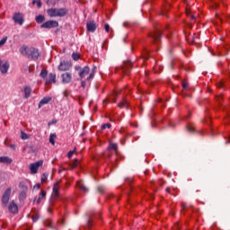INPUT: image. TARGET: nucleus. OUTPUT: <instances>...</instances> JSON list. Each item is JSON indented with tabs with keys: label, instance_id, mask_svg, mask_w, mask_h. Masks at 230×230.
<instances>
[{
	"label": "nucleus",
	"instance_id": "obj_1",
	"mask_svg": "<svg viewBox=\"0 0 230 230\" xmlns=\"http://www.w3.org/2000/svg\"><path fill=\"white\" fill-rule=\"evenodd\" d=\"M47 13L50 17H64L68 11L66 8H50Z\"/></svg>",
	"mask_w": 230,
	"mask_h": 230
},
{
	"label": "nucleus",
	"instance_id": "obj_2",
	"mask_svg": "<svg viewBox=\"0 0 230 230\" xmlns=\"http://www.w3.org/2000/svg\"><path fill=\"white\" fill-rule=\"evenodd\" d=\"M75 69L76 71H79L78 75H79L81 80H83V78L87 76V75H89V73H90V67L88 66H85L83 68L80 66H75Z\"/></svg>",
	"mask_w": 230,
	"mask_h": 230
},
{
	"label": "nucleus",
	"instance_id": "obj_3",
	"mask_svg": "<svg viewBox=\"0 0 230 230\" xmlns=\"http://www.w3.org/2000/svg\"><path fill=\"white\" fill-rule=\"evenodd\" d=\"M43 165V161H38L30 164L31 174H37L38 169Z\"/></svg>",
	"mask_w": 230,
	"mask_h": 230
},
{
	"label": "nucleus",
	"instance_id": "obj_4",
	"mask_svg": "<svg viewBox=\"0 0 230 230\" xmlns=\"http://www.w3.org/2000/svg\"><path fill=\"white\" fill-rule=\"evenodd\" d=\"M32 60H38L39 57H40V52L38 49H35L33 47L29 49V54H28V58H30Z\"/></svg>",
	"mask_w": 230,
	"mask_h": 230
},
{
	"label": "nucleus",
	"instance_id": "obj_5",
	"mask_svg": "<svg viewBox=\"0 0 230 230\" xmlns=\"http://www.w3.org/2000/svg\"><path fill=\"white\" fill-rule=\"evenodd\" d=\"M58 26V22L57 21H48L44 22L43 24L40 25L41 29H51V28H56Z\"/></svg>",
	"mask_w": 230,
	"mask_h": 230
},
{
	"label": "nucleus",
	"instance_id": "obj_6",
	"mask_svg": "<svg viewBox=\"0 0 230 230\" xmlns=\"http://www.w3.org/2000/svg\"><path fill=\"white\" fill-rule=\"evenodd\" d=\"M131 69H132L131 61H125L121 66L122 73L124 75H129Z\"/></svg>",
	"mask_w": 230,
	"mask_h": 230
},
{
	"label": "nucleus",
	"instance_id": "obj_7",
	"mask_svg": "<svg viewBox=\"0 0 230 230\" xmlns=\"http://www.w3.org/2000/svg\"><path fill=\"white\" fill-rule=\"evenodd\" d=\"M13 20L15 23L19 25H22L24 22V17L21 13H15L14 15L13 16Z\"/></svg>",
	"mask_w": 230,
	"mask_h": 230
},
{
	"label": "nucleus",
	"instance_id": "obj_8",
	"mask_svg": "<svg viewBox=\"0 0 230 230\" xmlns=\"http://www.w3.org/2000/svg\"><path fill=\"white\" fill-rule=\"evenodd\" d=\"M11 191H12V189L11 188H7L5 190L4 195L2 196V203L4 206H6L8 204V202H9Z\"/></svg>",
	"mask_w": 230,
	"mask_h": 230
},
{
	"label": "nucleus",
	"instance_id": "obj_9",
	"mask_svg": "<svg viewBox=\"0 0 230 230\" xmlns=\"http://www.w3.org/2000/svg\"><path fill=\"white\" fill-rule=\"evenodd\" d=\"M53 193L54 196L52 197V199H50V206H54V201L56 200V199L58 197V193H59V187H58V183L56 182L53 186Z\"/></svg>",
	"mask_w": 230,
	"mask_h": 230
},
{
	"label": "nucleus",
	"instance_id": "obj_10",
	"mask_svg": "<svg viewBox=\"0 0 230 230\" xmlns=\"http://www.w3.org/2000/svg\"><path fill=\"white\" fill-rule=\"evenodd\" d=\"M86 28L89 32H94L97 29V24L93 20L88 21L86 23Z\"/></svg>",
	"mask_w": 230,
	"mask_h": 230
},
{
	"label": "nucleus",
	"instance_id": "obj_11",
	"mask_svg": "<svg viewBox=\"0 0 230 230\" xmlns=\"http://www.w3.org/2000/svg\"><path fill=\"white\" fill-rule=\"evenodd\" d=\"M72 67V64L67 61H63L60 63L58 69L59 71H68Z\"/></svg>",
	"mask_w": 230,
	"mask_h": 230
},
{
	"label": "nucleus",
	"instance_id": "obj_12",
	"mask_svg": "<svg viewBox=\"0 0 230 230\" xmlns=\"http://www.w3.org/2000/svg\"><path fill=\"white\" fill-rule=\"evenodd\" d=\"M150 36L153 38V41L155 43H157V42L160 41L162 34L158 31H155L150 33Z\"/></svg>",
	"mask_w": 230,
	"mask_h": 230
},
{
	"label": "nucleus",
	"instance_id": "obj_13",
	"mask_svg": "<svg viewBox=\"0 0 230 230\" xmlns=\"http://www.w3.org/2000/svg\"><path fill=\"white\" fill-rule=\"evenodd\" d=\"M9 66H10L7 62L2 63V61H0V73H2V75H6Z\"/></svg>",
	"mask_w": 230,
	"mask_h": 230
},
{
	"label": "nucleus",
	"instance_id": "obj_14",
	"mask_svg": "<svg viewBox=\"0 0 230 230\" xmlns=\"http://www.w3.org/2000/svg\"><path fill=\"white\" fill-rule=\"evenodd\" d=\"M61 76L63 84H70L72 80V75L70 73H65Z\"/></svg>",
	"mask_w": 230,
	"mask_h": 230
},
{
	"label": "nucleus",
	"instance_id": "obj_15",
	"mask_svg": "<svg viewBox=\"0 0 230 230\" xmlns=\"http://www.w3.org/2000/svg\"><path fill=\"white\" fill-rule=\"evenodd\" d=\"M8 209H9L10 213L17 214V212H18V206L13 201H12L11 204L9 205V207H8Z\"/></svg>",
	"mask_w": 230,
	"mask_h": 230
},
{
	"label": "nucleus",
	"instance_id": "obj_16",
	"mask_svg": "<svg viewBox=\"0 0 230 230\" xmlns=\"http://www.w3.org/2000/svg\"><path fill=\"white\" fill-rule=\"evenodd\" d=\"M21 55H22V57H29V49L26 45H22L20 49H19Z\"/></svg>",
	"mask_w": 230,
	"mask_h": 230
},
{
	"label": "nucleus",
	"instance_id": "obj_17",
	"mask_svg": "<svg viewBox=\"0 0 230 230\" xmlns=\"http://www.w3.org/2000/svg\"><path fill=\"white\" fill-rule=\"evenodd\" d=\"M51 100H52L51 97H44V98H42V100L39 103V109H40V107H42V105H47V103L50 102Z\"/></svg>",
	"mask_w": 230,
	"mask_h": 230
},
{
	"label": "nucleus",
	"instance_id": "obj_18",
	"mask_svg": "<svg viewBox=\"0 0 230 230\" xmlns=\"http://www.w3.org/2000/svg\"><path fill=\"white\" fill-rule=\"evenodd\" d=\"M13 160L8 156H0V164H11Z\"/></svg>",
	"mask_w": 230,
	"mask_h": 230
},
{
	"label": "nucleus",
	"instance_id": "obj_19",
	"mask_svg": "<svg viewBox=\"0 0 230 230\" xmlns=\"http://www.w3.org/2000/svg\"><path fill=\"white\" fill-rule=\"evenodd\" d=\"M77 187L79 190L84 193H88L89 190L88 188L83 183V182H77Z\"/></svg>",
	"mask_w": 230,
	"mask_h": 230
},
{
	"label": "nucleus",
	"instance_id": "obj_20",
	"mask_svg": "<svg viewBox=\"0 0 230 230\" xmlns=\"http://www.w3.org/2000/svg\"><path fill=\"white\" fill-rule=\"evenodd\" d=\"M23 93H24V98L25 99L30 98V96L31 94V88L30 86H25L24 90H23Z\"/></svg>",
	"mask_w": 230,
	"mask_h": 230
},
{
	"label": "nucleus",
	"instance_id": "obj_21",
	"mask_svg": "<svg viewBox=\"0 0 230 230\" xmlns=\"http://www.w3.org/2000/svg\"><path fill=\"white\" fill-rule=\"evenodd\" d=\"M46 84H56V75L50 73L49 75V80H47Z\"/></svg>",
	"mask_w": 230,
	"mask_h": 230
},
{
	"label": "nucleus",
	"instance_id": "obj_22",
	"mask_svg": "<svg viewBox=\"0 0 230 230\" xmlns=\"http://www.w3.org/2000/svg\"><path fill=\"white\" fill-rule=\"evenodd\" d=\"M47 193L45 190H41L39 196V199L36 200V203L39 205L42 199L46 197Z\"/></svg>",
	"mask_w": 230,
	"mask_h": 230
},
{
	"label": "nucleus",
	"instance_id": "obj_23",
	"mask_svg": "<svg viewBox=\"0 0 230 230\" xmlns=\"http://www.w3.org/2000/svg\"><path fill=\"white\" fill-rule=\"evenodd\" d=\"M96 66H94L93 68L92 73L89 75V76L86 78L87 82H90V80H93L94 78L95 71H96Z\"/></svg>",
	"mask_w": 230,
	"mask_h": 230
},
{
	"label": "nucleus",
	"instance_id": "obj_24",
	"mask_svg": "<svg viewBox=\"0 0 230 230\" xmlns=\"http://www.w3.org/2000/svg\"><path fill=\"white\" fill-rule=\"evenodd\" d=\"M44 226L48 228L57 230V228L53 226L52 221H50V220H46L44 223Z\"/></svg>",
	"mask_w": 230,
	"mask_h": 230
},
{
	"label": "nucleus",
	"instance_id": "obj_25",
	"mask_svg": "<svg viewBox=\"0 0 230 230\" xmlns=\"http://www.w3.org/2000/svg\"><path fill=\"white\" fill-rule=\"evenodd\" d=\"M108 150H113V151H117L118 150V146L115 143H111L110 146H108Z\"/></svg>",
	"mask_w": 230,
	"mask_h": 230
},
{
	"label": "nucleus",
	"instance_id": "obj_26",
	"mask_svg": "<svg viewBox=\"0 0 230 230\" xmlns=\"http://www.w3.org/2000/svg\"><path fill=\"white\" fill-rule=\"evenodd\" d=\"M35 20L38 23H41L45 21V17L42 14H40L36 17Z\"/></svg>",
	"mask_w": 230,
	"mask_h": 230
},
{
	"label": "nucleus",
	"instance_id": "obj_27",
	"mask_svg": "<svg viewBox=\"0 0 230 230\" xmlns=\"http://www.w3.org/2000/svg\"><path fill=\"white\" fill-rule=\"evenodd\" d=\"M56 137H57V136H56L55 134H51V135L49 136V142H50V144H51L52 146L55 145V139H56Z\"/></svg>",
	"mask_w": 230,
	"mask_h": 230
},
{
	"label": "nucleus",
	"instance_id": "obj_28",
	"mask_svg": "<svg viewBox=\"0 0 230 230\" xmlns=\"http://www.w3.org/2000/svg\"><path fill=\"white\" fill-rule=\"evenodd\" d=\"M118 107H119V109H123L124 107L128 108V102L127 101H123V102H119L118 104Z\"/></svg>",
	"mask_w": 230,
	"mask_h": 230
},
{
	"label": "nucleus",
	"instance_id": "obj_29",
	"mask_svg": "<svg viewBox=\"0 0 230 230\" xmlns=\"http://www.w3.org/2000/svg\"><path fill=\"white\" fill-rule=\"evenodd\" d=\"M105 190H106V189H105V187H104L103 185H100V186H98V188H97V191H98L99 193H101V194H103Z\"/></svg>",
	"mask_w": 230,
	"mask_h": 230
},
{
	"label": "nucleus",
	"instance_id": "obj_30",
	"mask_svg": "<svg viewBox=\"0 0 230 230\" xmlns=\"http://www.w3.org/2000/svg\"><path fill=\"white\" fill-rule=\"evenodd\" d=\"M40 76H41V78H47L48 71L46 69H42L40 74Z\"/></svg>",
	"mask_w": 230,
	"mask_h": 230
},
{
	"label": "nucleus",
	"instance_id": "obj_31",
	"mask_svg": "<svg viewBox=\"0 0 230 230\" xmlns=\"http://www.w3.org/2000/svg\"><path fill=\"white\" fill-rule=\"evenodd\" d=\"M78 165H79V160H78V159H75V160L71 164L72 170L75 169Z\"/></svg>",
	"mask_w": 230,
	"mask_h": 230
},
{
	"label": "nucleus",
	"instance_id": "obj_32",
	"mask_svg": "<svg viewBox=\"0 0 230 230\" xmlns=\"http://www.w3.org/2000/svg\"><path fill=\"white\" fill-rule=\"evenodd\" d=\"M187 130L190 134H193L195 132V128L192 125L187 126Z\"/></svg>",
	"mask_w": 230,
	"mask_h": 230
},
{
	"label": "nucleus",
	"instance_id": "obj_33",
	"mask_svg": "<svg viewBox=\"0 0 230 230\" xmlns=\"http://www.w3.org/2000/svg\"><path fill=\"white\" fill-rule=\"evenodd\" d=\"M21 139H22V140H27V139H29L28 134L25 133V132H23V131H22V133H21Z\"/></svg>",
	"mask_w": 230,
	"mask_h": 230
},
{
	"label": "nucleus",
	"instance_id": "obj_34",
	"mask_svg": "<svg viewBox=\"0 0 230 230\" xmlns=\"http://www.w3.org/2000/svg\"><path fill=\"white\" fill-rule=\"evenodd\" d=\"M111 128V123H105L103 125H102V130H105L106 128Z\"/></svg>",
	"mask_w": 230,
	"mask_h": 230
},
{
	"label": "nucleus",
	"instance_id": "obj_35",
	"mask_svg": "<svg viewBox=\"0 0 230 230\" xmlns=\"http://www.w3.org/2000/svg\"><path fill=\"white\" fill-rule=\"evenodd\" d=\"M72 58H73V60H79V58H80V56H79V54L78 53H73L72 54Z\"/></svg>",
	"mask_w": 230,
	"mask_h": 230
},
{
	"label": "nucleus",
	"instance_id": "obj_36",
	"mask_svg": "<svg viewBox=\"0 0 230 230\" xmlns=\"http://www.w3.org/2000/svg\"><path fill=\"white\" fill-rule=\"evenodd\" d=\"M33 223H36L40 219V215L37 213L35 216L31 217Z\"/></svg>",
	"mask_w": 230,
	"mask_h": 230
},
{
	"label": "nucleus",
	"instance_id": "obj_37",
	"mask_svg": "<svg viewBox=\"0 0 230 230\" xmlns=\"http://www.w3.org/2000/svg\"><path fill=\"white\" fill-rule=\"evenodd\" d=\"M47 180H48V174L47 173H43L42 177H41V183L46 182Z\"/></svg>",
	"mask_w": 230,
	"mask_h": 230
},
{
	"label": "nucleus",
	"instance_id": "obj_38",
	"mask_svg": "<svg viewBox=\"0 0 230 230\" xmlns=\"http://www.w3.org/2000/svg\"><path fill=\"white\" fill-rule=\"evenodd\" d=\"M87 226L88 228H91L93 226V219L92 218H89L88 221H87Z\"/></svg>",
	"mask_w": 230,
	"mask_h": 230
},
{
	"label": "nucleus",
	"instance_id": "obj_39",
	"mask_svg": "<svg viewBox=\"0 0 230 230\" xmlns=\"http://www.w3.org/2000/svg\"><path fill=\"white\" fill-rule=\"evenodd\" d=\"M36 3H37L38 7L40 8V7H41V2H40V0H39V1L33 0V1H32V4H35Z\"/></svg>",
	"mask_w": 230,
	"mask_h": 230
},
{
	"label": "nucleus",
	"instance_id": "obj_40",
	"mask_svg": "<svg viewBox=\"0 0 230 230\" xmlns=\"http://www.w3.org/2000/svg\"><path fill=\"white\" fill-rule=\"evenodd\" d=\"M6 40H7V38H6V37L3 38V39L0 40V47L3 46V45L6 42Z\"/></svg>",
	"mask_w": 230,
	"mask_h": 230
},
{
	"label": "nucleus",
	"instance_id": "obj_41",
	"mask_svg": "<svg viewBox=\"0 0 230 230\" xmlns=\"http://www.w3.org/2000/svg\"><path fill=\"white\" fill-rule=\"evenodd\" d=\"M182 87H183V89L187 90L188 87H189V84L187 82L183 81L182 82Z\"/></svg>",
	"mask_w": 230,
	"mask_h": 230
},
{
	"label": "nucleus",
	"instance_id": "obj_42",
	"mask_svg": "<svg viewBox=\"0 0 230 230\" xmlns=\"http://www.w3.org/2000/svg\"><path fill=\"white\" fill-rule=\"evenodd\" d=\"M40 183H37V184H35L34 185V187H33V190H40Z\"/></svg>",
	"mask_w": 230,
	"mask_h": 230
},
{
	"label": "nucleus",
	"instance_id": "obj_43",
	"mask_svg": "<svg viewBox=\"0 0 230 230\" xmlns=\"http://www.w3.org/2000/svg\"><path fill=\"white\" fill-rule=\"evenodd\" d=\"M181 208H182L183 211L187 209L186 203H181Z\"/></svg>",
	"mask_w": 230,
	"mask_h": 230
},
{
	"label": "nucleus",
	"instance_id": "obj_44",
	"mask_svg": "<svg viewBox=\"0 0 230 230\" xmlns=\"http://www.w3.org/2000/svg\"><path fill=\"white\" fill-rule=\"evenodd\" d=\"M104 28H105V31H106L107 32L110 31V25H109L108 23L105 24Z\"/></svg>",
	"mask_w": 230,
	"mask_h": 230
},
{
	"label": "nucleus",
	"instance_id": "obj_45",
	"mask_svg": "<svg viewBox=\"0 0 230 230\" xmlns=\"http://www.w3.org/2000/svg\"><path fill=\"white\" fill-rule=\"evenodd\" d=\"M73 155L74 151H69V153L67 154L68 158H71Z\"/></svg>",
	"mask_w": 230,
	"mask_h": 230
},
{
	"label": "nucleus",
	"instance_id": "obj_46",
	"mask_svg": "<svg viewBox=\"0 0 230 230\" xmlns=\"http://www.w3.org/2000/svg\"><path fill=\"white\" fill-rule=\"evenodd\" d=\"M197 37L195 36V34L191 37L192 42H196L197 40Z\"/></svg>",
	"mask_w": 230,
	"mask_h": 230
},
{
	"label": "nucleus",
	"instance_id": "obj_47",
	"mask_svg": "<svg viewBox=\"0 0 230 230\" xmlns=\"http://www.w3.org/2000/svg\"><path fill=\"white\" fill-rule=\"evenodd\" d=\"M217 87L219 88L224 87V83L223 82L218 83Z\"/></svg>",
	"mask_w": 230,
	"mask_h": 230
},
{
	"label": "nucleus",
	"instance_id": "obj_48",
	"mask_svg": "<svg viewBox=\"0 0 230 230\" xmlns=\"http://www.w3.org/2000/svg\"><path fill=\"white\" fill-rule=\"evenodd\" d=\"M81 85H82V87H84H84H85V85H86V82H85V81H82Z\"/></svg>",
	"mask_w": 230,
	"mask_h": 230
},
{
	"label": "nucleus",
	"instance_id": "obj_49",
	"mask_svg": "<svg viewBox=\"0 0 230 230\" xmlns=\"http://www.w3.org/2000/svg\"><path fill=\"white\" fill-rule=\"evenodd\" d=\"M132 178H128V179H126V181H128L129 183H131L132 182Z\"/></svg>",
	"mask_w": 230,
	"mask_h": 230
},
{
	"label": "nucleus",
	"instance_id": "obj_50",
	"mask_svg": "<svg viewBox=\"0 0 230 230\" xmlns=\"http://www.w3.org/2000/svg\"><path fill=\"white\" fill-rule=\"evenodd\" d=\"M10 148L15 149V145L12 144V145L10 146Z\"/></svg>",
	"mask_w": 230,
	"mask_h": 230
},
{
	"label": "nucleus",
	"instance_id": "obj_51",
	"mask_svg": "<svg viewBox=\"0 0 230 230\" xmlns=\"http://www.w3.org/2000/svg\"><path fill=\"white\" fill-rule=\"evenodd\" d=\"M213 5H214L215 7H217V6H218V4L216 3V2H214V3H213Z\"/></svg>",
	"mask_w": 230,
	"mask_h": 230
},
{
	"label": "nucleus",
	"instance_id": "obj_52",
	"mask_svg": "<svg viewBox=\"0 0 230 230\" xmlns=\"http://www.w3.org/2000/svg\"><path fill=\"white\" fill-rule=\"evenodd\" d=\"M217 98L218 102H220V100H222V96L221 95L217 96Z\"/></svg>",
	"mask_w": 230,
	"mask_h": 230
},
{
	"label": "nucleus",
	"instance_id": "obj_53",
	"mask_svg": "<svg viewBox=\"0 0 230 230\" xmlns=\"http://www.w3.org/2000/svg\"><path fill=\"white\" fill-rule=\"evenodd\" d=\"M191 19H192V20H196V16L193 15V14H191Z\"/></svg>",
	"mask_w": 230,
	"mask_h": 230
},
{
	"label": "nucleus",
	"instance_id": "obj_54",
	"mask_svg": "<svg viewBox=\"0 0 230 230\" xmlns=\"http://www.w3.org/2000/svg\"><path fill=\"white\" fill-rule=\"evenodd\" d=\"M166 192H167V193H170V188H167V189H166Z\"/></svg>",
	"mask_w": 230,
	"mask_h": 230
},
{
	"label": "nucleus",
	"instance_id": "obj_55",
	"mask_svg": "<svg viewBox=\"0 0 230 230\" xmlns=\"http://www.w3.org/2000/svg\"><path fill=\"white\" fill-rule=\"evenodd\" d=\"M48 211H49V213H51V209L50 208H48Z\"/></svg>",
	"mask_w": 230,
	"mask_h": 230
},
{
	"label": "nucleus",
	"instance_id": "obj_56",
	"mask_svg": "<svg viewBox=\"0 0 230 230\" xmlns=\"http://www.w3.org/2000/svg\"><path fill=\"white\" fill-rule=\"evenodd\" d=\"M124 26H127V22H124Z\"/></svg>",
	"mask_w": 230,
	"mask_h": 230
},
{
	"label": "nucleus",
	"instance_id": "obj_57",
	"mask_svg": "<svg viewBox=\"0 0 230 230\" xmlns=\"http://www.w3.org/2000/svg\"><path fill=\"white\" fill-rule=\"evenodd\" d=\"M115 98H117V94H115Z\"/></svg>",
	"mask_w": 230,
	"mask_h": 230
},
{
	"label": "nucleus",
	"instance_id": "obj_58",
	"mask_svg": "<svg viewBox=\"0 0 230 230\" xmlns=\"http://www.w3.org/2000/svg\"><path fill=\"white\" fill-rule=\"evenodd\" d=\"M210 1H213V0H210Z\"/></svg>",
	"mask_w": 230,
	"mask_h": 230
},
{
	"label": "nucleus",
	"instance_id": "obj_59",
	"mask_svg": "<svg viewBox=\"0 0 230 230\" xmlns=\"http://www.w3.org/2000/svg\"><path fill=\"white\" fill-rule=\"evenodd\" d=\"M42 230V229H41Z\"/></svg>",
	"mask_w": 230,
	"mask_h": 230
}]
</instances>
